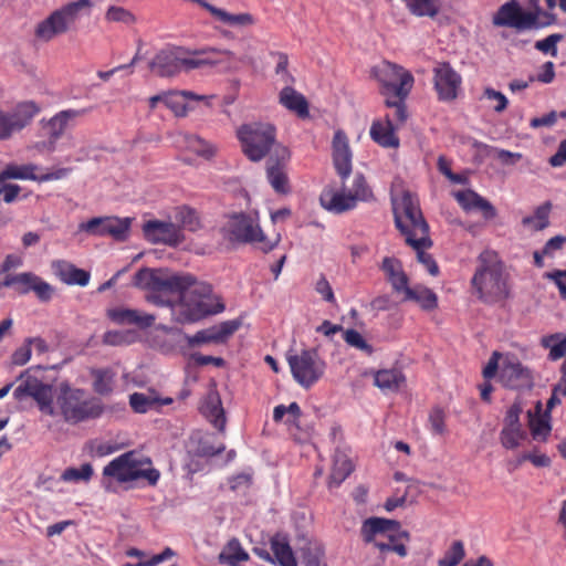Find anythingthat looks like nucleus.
I'll list each match as a JSON object with an SVG mask.
<instances>
[{
    "mask_svg": "<svg viewBox=\"0 0 566 566\" xmlns=\"http://www.w3.org/2000/svg\"><path fill=\"white\" fill-rule=\"evenodd\" d=\"M396 227L406 238V242L417 252L418 261L427 271L436 276L439 268L432 255L424 252L431 247L429 226L426 222L419 207L418 199L410 192H403L392 200Z\"/></svg>",
    "mask_w": 566,
    "mask_h": 566,
    "instance_id": "f257e3e1",
    "label": "nucleus"
},
{
    "mask_svg": "<svg viewBox=\"0 0 566 566\" xmlns=\"http://www.w3.org/2000/svg\"><path fill=\"white\" fill-rule=\"evenodd\" d=\"M186 282L175 290L177 301L172 305V319L179 324H188L221 313L224 305L213 295L209 284L195 282L190 275H182Z\"/></svg>",
    "mask_w": 566,
    "mask_h": 566,
    "instance_id": "f03ea898",
    "label": "nucleus"
},
{
    "mask_svg": "<svg viewBox=\"0 0 566 566\" xmlns=\"http://www.w3.org/2000/svg\"><path fill=\"white\" fill-rule=\"evenodd\" d=\"M478 268L471 280L478 297L488 304L505 301L510 295L502 263L494 251L485 250L478 258Z\"/></svg>",
    "mask_w": 566,
    "mask_h": 566,
    "instance_id": "7ed1b4c3",
    "label": "nucleus"
},
{
    "mask_svg": "<svg viewBox=\"0 0 566 566\" xmlns=\"http://www.w3.org/2000/svg\"><path fill=\"white\" fill-rule=\"evenodd\" d=\"M92 7L91 0H76L65 3L38 23L35 36L43 42H50L56 36L67 33L82 15L91 13Z\"/></svg>",
    "mask_w": 566,
    "mask_h": 566,
    "instance_id": "20e7f679",
    "label": "nucleus"
},
{
    "mask_svg": "<svg viewBox=\"0 0 566 566\" xmlns=\"http://www.w3.org/2000/svg\"><path fill=\"white\" fill-rule=\"evenodd\" d=\"M361 535L365 542L373 543L380 552H395L405 557L407 549L402 541L409 539L408 532L394 520L370 517L363 523Z\"/></svg>",
    "mask_w": 566,
    "mask_h": 566,
    "instance_id": "39448f33",
    "label": "nucleus"
},
{
    "mask_svg": "<svg viewBox=\"0 0 566 566\" xmlns=\"http://www.w3.org/2000/svg\"><path fill=\"white\" fill-rule=\"evenodd\" d=\"M497 374L499 381L506 388H530L533 384L532 371L513 354L494 352L483 369V377L493 378Z\"/></svg>",
    "mask_w": 566,
    "mask_h": 566,
    "instance_id": "423d86ee",
    "label": "nucleus"
},
{
    "mask_svg": "<svg viewBox=\"0 0 566 566\" xmlns=\"http://www.w3.org/2000/svg\"><path fill=\"white\" fill-rule=\"evenodd\" d=\"M151 462L134 451L126 452L111 461L103 470L105 476H111L118 482H130L146 479L150 485L159 480V471L150 468Z\"/></svg>",
    "mask_w": 566,
    "mask_h": 566,
    "instance_id": "0eeeda50",
    "label": "nucleus"
},
{
    "mask_svg": "<svg viewBox=\"0 0 566 566\" xmlns=\"http://www.w3.org/2000/svg\"><path fill=\"white\" fill-rule=\"evenodd\" d=\"M230 242L255 244L263 251L272 250L279 240L271 242L260 228L258 214L238 213L231 216L221 229Z\"/></svg>",
    "mask_w": 566,
    "mask_h": 566,
    "instance_id": "6e6552de",
    "label": "nucleus"
},
{
    "mask_svg": "<svg viewBox=\"0 0 566 566\" xmlns=\"http://www.w3.org/2000/svg\"><path fill=\"white\" fill-rule=\"evenodd\" d=\"M57 405L64 420L70 423H78L87 419H94L102 415L103 406L96 398H87L85 391L65 386L57 397Z\"/></svg>",
    "mask_w": 566,
    "mask_h": 566,
    "instance_id": "1a4fd4ad",
    "label": "nucleus"
},
{
    "mask_svg": "<svg viewBox=\"0 0 566 566\" xmlns=\"http://www.w3.org/2000/svg\"><path fill=\"white\" fill-rule=\"evenodd\" d=\"M244 155L252 161L262 160L275 147L276 129L270 123L253 122L237 132Z\"/></svg>",
    "mask_w": 566,
    "mask_h": 566,
    "instance_id": "9d476101",
    "label": "nucleus"
},
{
    "mask_svg": "<svg viewBox=\"0 0 566 566\" xmlns=\"http://www.w3.org/2000/svg\"><path fill=\"white\" fill-rule=\"evenodd\" d=\"M371 75L381 87V94L405 99L413 85V76L403 67L382 61L371 69Z\"/></svg>",
    "mask_w": 566,
    "mask_h": 566,
    "instance_id": "9b49d317",
    "label": "nucleus"
},
{
    "mask_svg": "<svg viewBox=\"0 0 566 566\" xmlns=\"http://www.w3.org/2000/svg\"><path fill=\"white\" fill-rule=\"evenodd\" d=\"M553 23L551 14L542 11H523L515 2H506L500 7L493 17L496 27H509L516 30L541 29Z\"/></svg>",
    "mask_w": 566,
    "mask_h": 566,
    "instance_id": "f8f14e48",
    "label": "nucleus"
},
{
    "mask_svg": "<svg viewBox=\"0 0 566 566\" xmlns=\"http://www.w3.org/2000/svg\"><path fill=\"white\" fill-rule=\"evenodd\" d=\"M286 359L293 378L304 388L313 386L325 371V363L315 349L289 354Z\"/></svg>",
    "mask_w": 566,
    "mask_h": 566,
    "instance_id": "ddd939ff",
    "label": "nucleus"
},
{
    "mask_svg": "<svg viewBox=\"0 0 566 566\" xmlns=\"http://www.w3.org/2000/svg\"><path fill=\"white\" fill-rule=\"evenodd\" d=\"M39 113L40 106L33 101L18 103L11 112L0 109V140L25 128Z\"/></svg>",
    "mask_w": 566,
    "mask_h": 566,
    "instance_id": "4468645a",
    "label": "nucleus"
},
{
    "mask_svg": "<svg viewBox=\"0 0 566 566\" xmlns=\"http://www.w3.org/2000/svg\"><path fill=\"white\" fill-rule=\"evenodd\" d=\"M186 282L182 275L169 274L163 270L142 269L134 277V284L148 293L159 291L175 293V290Z\"/></svg>",
    "mask_w": 566,
    "mask_h": 566,
    "instance_id": "2eb2a0df",
    "label": "nucleus"
},
{
    "mask_svg": "<svg viewBox=\"0 0 566 566\" xmlns=\"http://www.w3.org/2000/svg\"><path fill=\"white\" fill-rule=\"evenodd\" d=\"M291 159V153L287 147L276 145L266 160V178L271 187L277 193H289L290 181L286 167Z\"/></svg>",
    "mask_w": 566,
    "mask_h": 566,
    "instance_id": "dca6fc26",
    "label": "nucleus"
},
{
    "mask_svg": "<svg viewBox=\"0 0 566 566\" xmlns=\"http://www.w3.org/2000/svg\"><path fill=\"white\" fill-rule=\"evenodd\" d=\"M129 227V218L97 217L92 218L86 222H82L78 226V229L80 231H84L91 235H109L117 241H123L127 238Z\"/></svg>",
    "mask_w": 566,
    "mask_h": 566,
    "instance_id": "f3484780",
    "label": "nucleus"
},
{
    "mask_svg": "<svg viewBox=\"0 0 566 566\" xmlns=\"http://www.w3.org/2000/svg\"><path fill=\"white\" fill-rule=\"evenodd\" d=\"M144 237L154 244L178 247L185 241L179 226L171 221L149 220L143 226Z\"/></svg>",
    "mask_w": 566,
    "mask_h": 566,
    "instance_id": "a211bd4d",
    "label": "nucleus"
},
{
    "mask_svg": "<svg viewBox=\"0 0 566 566\" xmlns=\"http://www.w3.org/2000/svg\"><path fill=\"white\" fill-rule=\"evenodd\" d=\"M433 82L439 99L450 102L458 96L462 80L449 63H439L433 69Z\"/></svg>",
    "mask_w": 566,
    "mask_h": 566,
    "instance_id": "6ab92c4d",
    "label": "nucleus"
},
{
    "mask_svg": "<svg viewBox=\"0 0 566 566\" xmlns=\"http://www.w3.org/2000/svg\"><path fill=\"white\" fill-rule=\"evenodd\" d=\"M332 156L334 167L342 180H346L352 174L353 154L348 138L343 130H337L332 140Z\"/></svg>",
    "mask_w": 566,
    "mask_h": 566,
    "instance_id": "aec40b11",
    "label": "nucleus"
},
{
    "mask_svg": "<svg viewBox=\"0 0 566 566\" xmlns=\"http://www.w3.org/2000/svg\"><path fill=\"white\" fill-rule=\"evenodd\" d=\"M319 201L325 210L333 213H343L356 207L352 191L346 189L345 180H342L339 189L326 187L319 196Z\"/></svg>",
    "mask_w": 566,
    "mask_h": 566,
    "instance_id": "412c9836",
    "label": "nucleus"
},
{
    "mask_svg": "<svg viewBox=\"0 0 566 566\" xmlns=\"http://www.w3.org/2000/svg\"><path fill=\"white\" fill-rule=\"evenodd\" d=\"M84 111L78 109H65L56 113L53 117L45 120L42 119L40 123L42 128L45 130L46 137H50L54 142L61 138L66 128L70 126L71 122H73L78 116L83 115Z\"/></svg>",
    "mask_w": 566,
    "mask_h": 566,
    "instance_id": "4be33fe9",
    "label": "nucleus"
},
{
    "mask_svg": "<svg viewBox=\"0 0 566 566\" xmlns=\"http://www.w3.org/2000/svg\"><path fill=\"white\" fill-rule=\"evenodd\" d=\"M201 413L220 431L224 430L226 417L221 398L216 389H210L205 396L201 406Z\"/></svg>",
    "mask_w": 566,
    "mask_h": 566,
    "instance_id": "5701e85b",
    "label": "nucleus"
},
{
    "mask_svg": "<svg viewBox=\"0 0 566 566\" xmlns=\"http://www.w3.org/2000/svg\"><path fill=\"white\" fill-rule=\"evenodd\" d=\"M107 316L116 324H133L140 328L149 327L155 322L151 314L123 307L108 310Z\"/></svg>",
    "mask_w": 566,
    "mask_h": 566,
    "instance_id": "b1692460",
    "label": "nucleus"
},
{
    "mask_svg": "<svg viewBox=\"0 0 566 566\" xmlns=\"http://www.w3.org/2000/svg\"><path fill=\"white\" fill-rule=\"evenodd\" d=\"M150 67L160 76H172L180 72L178 50H163L150 62Z\"/></svg>",
    "mask_w": 566,
    "mask_h": 566,
    "instance_id": "393cba45",
    "label": "nucleus"
},
{
    "mask_svg": "<svg viewBox=\"0 0 566 566\" xmlns=\"http://www.w3.org/2000/svg\"><path fill=\"white\" fill-rule=\"evenodd\" d=\"M171 402V398H159L153 390H148L146 392H134L129 396V405L132 409L138 413L158 410L160 407L168 406Z\"/></svg>",
    "mask_w": 566,
    "mask_h": 566,
    "instance_id": "a878e982",
    "label": "nucleus"
},
{
    "mask_svg": "<svg viewBox=\"0 0 566 566\" xmlns=\"http://www.w3.org/2000/svg\"><path fill=\"white\" fill-rule=\"evenodd\" d=\"M199 54H208L209 56L197 59V57H181L180 56V71L186 70H195L199 69L203 65H212L217 64L219 62H222L227 59H229L232 54L230 51L227 50H219L216 48H207L201 51H198Z\"/></svg>",
    "mask_w": 566,
    "mask_h": 566,
    "instance_id": "bb28decb",
    "label": "nucleus"
},
{
    "mask_svg": "<svg viewBox=\"0 0 566 566\" xmlns=\"http://www.w3.org/2000/svg\"><path fill=\"white\" fill-rule=\"evenodd\" d=\"M54 273L69 285L86 286L90 282V273L77 269L66 261H55L52 264Z\"/></svg>",
    "mask_w": 566,
    "mask_h": 566,
    "instance_id": "cd10ccee",
    "label": "nucleus"
},
{
    "mask_svg": "<svg viewBox=\"0 0 566 566\" xmlns=\"http://www.w3.org/2000/svg\"><path fill=\"white\" fill-rule=\"evenodd\" d=\"M454 196L465 210L479 209L483 212L485 219H492L496 216L494 207L486 199L472 190L458 191Z\"/></svg>",
    "mask_w": 566,
    "mask_h": 566,
    "instance_id": "c85d7f7f",
    "label": "nucleus"
},
{
    "mask_svg": "<svg viewBox=\"0 0 566 566\" xmlns=\"http://www.w3.org/2000/svg\"><path fill=\"white\" fill-rule=\"evenodd\" d=\"M381 269L394 291L397 293H405L409 285L408 277L403 272L400 262L392 258H385L382 260Z\"/></svg>",
    "mask_w": 566,
    "mask_h": 566,
    "instance_id": "c756f323",
    "label": "nucleus"
},
{
    "mask_svg": "<svg viewBox=\"0 0 566 566\" xmlns=\"http://www.w3.org/2000/svg\"><path fill=\"white\" fill-rule=\"evenodd\" d=\"M353 470L354 467L349 455L346 453V451L337 449L333 459V468L328 481V486H339Z\"/></svg>",
    "mask_w": 566,
    "mask_h": 566,
    "instance_id": "7c9ffc66",
    "label": "nucleus"
},
{
    "mask_svg": "<svg viewBox=\"0 0 566 566\" xmlns=\"http://www.w3.org/2000/svg\"><path fill=\"white\" fill-rule=\"evenodd\" d=\"M405 301H413L424 311H432L438 306V296L437 294L422 285H416L413 287H408L403 293Z\"/></svg>",
    "mask_w": 566,
    "mask_h": 566,
    "instance_id": "2f4dec72",
    "label": "nucleus"
},
{
    "mask_svg": "<svg viewBox=\"0 0 566 566\" xmlns=\"http://www.w3.org/2000/svg\"><path fill=\"white\" fill-rule=\"evenodd\" d=\"M38 170H39V166H36L34 164H25V165L9 164L0 172V184H3L10 179L32 180V181L39 182V175L36 174Z\"/></svg>",
    "mask_w": 566,
    "mask_h": 566,
    "instance_id": "473e14b6",
    "label": "nucleus"
},
{
    "mask_svg": "<svg viewBox=\"0 0 566 566\" xmlns=\"http://www.w3.org/2000/svg\"><path fill=\"white\" fill-rule=\"evenodd\" d=\"M270 544L274 563H277L280 566H297L293 551L285 536L277 534L271 538Z\"/></svg>",
    "mask_w": 566,
    "mask_h": 566,
    "instance_id": "72a5a7b5",
    "label": "nucleus"
},
{
    "mask_svg": "<svg viewBox=\"0 0 566 566\" xmlns=\"http://www.w3.org/2000/svg\"><path fill=\"white\" fill-rule=\"evenodd\" d=\"M406 378L398 369H381L375 374V385L384 392L398 391Z\"/></svg>",
    "mask_w": 566,
    "mask_h": 566,
    "instance_id": "f704fd0d",
    "label": "nucleus"
},
{
    "mask_svg": "<svg viewBox=\"0 0 566 566\" xmlns=\"http://www.w3.org/2000/svg\"><path fill=\"white\" fill-rule=\"evenodd\" d=\"M280 103L285 108L296 113L300 117H306L308 115L306 98L291 86H286L281 91Z\"/></svg>",
    "mask_w": 566,
    "mask_h": 566,
    "instance_id": "c9c22d12",
    "label": "nucleus"
},
{
    "mask_svg": "<svg viewBox=\"0 0 566 566\" xmlns=\"http://www.w3.org/2000/svg\"><path fill=\"white\" fill-rule=\"evenodd\" d=\"M218 559L221 564L229 566H241L249 559V554L244 551L237 538L230 539L220 552Z\"/></svg>",
    "mask_w": 566,
    "mask_h": 566,
    "instance_id": "e433bc0d",
    "label": "nucleus"
},
{
    "mask_svg": "<svg viewBox=\"0 0 566 566\" xmlns=\"http://www.w3.org/2000/svg\"><path fill=\"white\" fill-rule=\"evenodd\" d=\"M93 389L101 396H108L115 387L116 371L112 368H98L91 371Z\"/></svg>",
    "mask_w": 566,
    "mask_h": 566,
    "instance_id": "4c0bfd02",
    "label": "nucleus"
},
{
    "mask_svg": "<svg viewBox=\"0 0 566 566\" xmlns=\"http://www.w3.org/2000/svg\"><path fill=\"white\" fill-rule=\"evenodd\" d=\"M20 384L13 391V397L17 400H23L27 397H34V395L45 385L36 377L30 374V370H25L19 377Z\"/></svg>",
    "mask_w": 566,
    "mask_h": 566,
    "instance_id": "58836bf2",
    "label": "nucleus"
},
{
    "mask_svg": "<svg viewBox=\"0 0 566 566\" xmlns=\"http://www.w3.org/2000/svg\"><path fill=\"white\" fill-rule=\"evenodd\" d=\"M371 138L382 147H397L399 145V140L395 135L392 124L387 122L382 123H374L370 128Z\"/></svg>",
    "mask_w": 566,
    "mask_h": 566,
    "instance_id": "ea45409f",
    "label": "nucleus"
},
{
    "mask_svg": "<svg viewBox=\"0 0 566 566\" xmlns=\"http://www.w3.org/2000/svg\"><path fill=\"white\" fill-rule=\"evenodd\" d=\"M35 274L31 272H23L18 274H6L2 279L4 287H12L20 294L31 292L32 283H34Z\"/></svg>",
    "mask_w": 566,
    "mask_h": 566,
    "instance_id": "a19ab883",
    "label": "nucleus"
},
{
    "mask_svg": "<svg viewBox=\"0 0 566 566\" xmlns=\"http://www.w3.org/2000/svg\"><path fill=\"white\" fill-rule=\"evenodd\" d=\"M552 209L551 202H545L541 206H538L534 213L532 216H527L523 218L522 223L524 227L533 230V231H539L545 229L549 221V212Z\"/></svg>",
    "mask_w": 566,
    "mask_h": 566,
    "instance_id": "79ce46f5",
    "label": "nucleus"
},
{
    "mask_svg": "<svg viewBox=\"0 0 566 566\" xmlns=\"http://www.w3.org/2000/svg\"><path fill=\"white\" fill-rule=\"evenodd\" d=\"M541 345L549 350L551 360H558L566 355V336L559 333L542 337Z\"/></svg>",
    "mask_w": 566,
    "mask_h": 566,
    "instance_id": "37998d69",
    "label": "nucleus"
},
{
    "mask_svg": "<svg viewBox=\"0 0 566 566\" xmlns=\"http://www.w3.org/2000/svg\"><path fill=\"white\" fill-rule=\"evenodd\" d=\"M174 555H175L174 551L171 548L167 547L164 549L163 553L154 555L149 558H145L144 552L136 549V548H132V549L127 551V556L138 557L139 560L137 563H126L123 566H157L160 563H163L164 560L172 557Z\"/></svg>",
    "mask_w": 566,
    "mask_h": 566,
    "instance_id": "c03bdc74",
    "label": "nucleus"
},
{
    "mask_svg": "<svg viewBox=\"0 0 566 566\" xmlns=\"http://www.w3.org/2000/svg\"><path fill=\"white\" fill-rule=\"evenodd\" d=\"M186 147L206 159L212 158L217 153L214 145L195 135L186 137Z\"/></svg>",
    "mask_w": 566,
    "mask_h": 566,
    "instance_id": "a18cd8bd",
    "label": "nucleus"
},
{
    "mask_svg": "<svg viewBox=\"0 0 566 566\" xmlns=\"http://www.w3.org/2000/svg\"><path fill=\"white\" fill-rule=\"evenodd\" d=\"M175 220L176 221L174 223L179 226L181 231L182 229L196 231L200 227V221L196 211L187 207H182L177 210Z\"/></svg>",
    "mask_w": 566,
    "mask_h": 566,
    "instance_id": "49530a36",
    "label": "nucleus"
},
{
    "mask_svg": "<svg viewBox=\"0 0 566 566\" xmlns=\"http://www.w3.org/2000/svg\"><path fill=\"white\" fill-rule=\"evenodd\" d=\"M164 105L178 117L186 116L189 109L181 92H165Z\"/></svg>",
    "mask_w": 566,
    "mask_h": 566,
    "instance_id": "de8ad7c7",
    "label": "nucleus"
},
{
    "mask_svg": "<svg viewBox=\"0 0 566 566\" xmlns=\"http://www.w3.org/2000/svg\"><path fill=\"white\" fill-rule=\"evenodd\" d=\"M213 17L230 27H247L254 22L250 13L232 14L220 8L217 9Z\"/></svg>",
    "mask_w": 566,
    "mask_h": 566,
    "instance_id": "09e8293b",
    "label": "nucleus"
},
{
    "mask_svg": "<svg viewBox=\"0 0 566 566\" xmlns=\"http://www.w3.org/2000/svg\"><path fill=\"white\" fill-rule=\"evenodd\" d=\"M39 409L46 415L54 416L55 409L53 407V387L45 384L35 395L32 397Z\"/></svg>",
    "mask_w": 566,
    "mask_h": 566,
    "instance_id": "8fccbe9b",
    "label": "nucleus"
},
{
    "mask_svg": "<svg viewBox=\"0 0 566 566\" xmlns=\"http://www.w3.org/2000/svg\"><path fill=\"white\" fill-rule=\"evenodd\" d=\"M105 20L108 22H117L132 25L136 22V17L133 12L124 7L111 6L105 12Z\"/></svg>",
    "mask_w": 566,
    "mask_h": 566,
    "instance_id": "3c124183",
    "label": "nucleus"
},
{
    "mask_svg": "<svg viewBox=\"0 0 566 566\" xmlns=\"http://www.w3.org/2000/svg\"><path fill=\"white\" fill-rule=\"evenodd\" d=\"M525 438L526 432L522 428H503L500 433V441L505 449H516Z\"/></svg>",
    "mask_w": 566,
    "mask_h": 566,
    "instance_id": "603ef678",
    "label": "nucleus"
},
{
    "mask_svg": "<svg viewBox=\"0 0 566 566\" xmlns=\"http://www.w3.org/2000/svg\"><path fill=\"white\" fill-rule=\"evenodd\" d=\"M135 339L136 335L130 331H108L103 336V343L109 346H126Z\"/></svg>",
    "mask_w": 566,
    "mask_h": 566,
    "instance_id": "864d4df0",
    "label": "nucleus"
},
{
    "mask_svg": "<svg viewBox=\"0 0 566 566\" xmlns=\"http://www.w3.org/2000/svg\"><path fill=\"white\" fill-rule=\"evenodd\" d=\"M348 191H352L355 205L357 201H367L373 197V192L361 174L355 175L353 187Z\"/></svg>",
    "mask_w": 566,
    "mask_h": 566,
    "instance_id": "5fc2aeb1",
    "label": "nucleus"
},
{
    "mask_svg": "<svg viewBox=\"0 0 566 566\" xmlns=\"http://www.w3.org/2000/svg\"><path fill=\"white\" fill-rule=\"evenodd\" d=\"M464 554L462 542L455 541L439 560V566H457L463 559Z\"/></svg>",
    "mask_w": 566,
    "mask_h": 566,
    "instance_id": "6e6d98bb",
    "label": "nucleus"
},
{
    "mask_svg": "<svg viewBox=\"0 0 566 566\" xmlns=\"http://www.w3.org/2000/svg\"><path fill=\"white\" fill-rule=\"evenodd\" d=\"M93 474V468L90 463H84L81 468H69L62 474L65 482L88 481Z\"/></svg>",
    "mask_w": 566,
    "mask_h": 566,
    "instance_id": "4d7b16f0",
    "label": "nucleus"
},
{
    "mask_svg": "<svg viewBox=\"0 0 566 566\" xmlns=\"http://www.w3.org/2000/svg\"><path fill=\"white\" fill-rule=\"evenodd\" d=\"M428 421L432 434L442 436L447 432L446 413L441 408L434 407L429 413Z\"/></svg>",
    "mask_w": 566,
    "mask_h": 566,
    "instance_id": "13d9d810",
    "label": "nucleus"
},
{
    "mask_svg": "<svg viewBox=\"0 0 566 566\" xmlns=\"http://www.w3.org/2000/svg\"><path fill=\"white\" fill-rule=\"evenodd\" d=\"M532 436L535 440L545 441L552 430L546 417L533 418L530 421Z\"/></svg>",
    "mask_w": 566,
    "mask_h": 566,
    "instance_id": "bf43d9fd",
    "label": "nucleus"
},
{
    "mask_svg": "<svg viewBox=\"0 0 566 566\" xmlns=\"http://www.w3.org/2000/svg\"><path fill=\"white\" fill-rule=\"evenodd\" d=\"M146 300L156 306H167L172 314V305L177 301V293H165L155 291L146 295Z\"/></svg>",
    "mask_w": 566,
    "mask_h": 566,
    "instance_id": "052dcab7",
    "label": "nucleus"
},
{
    "mask_svg": "<svg viewBox=\"0 0 566 566\" xmlns=\"http://www.w3.org/2000/svg\"><path fill=\"white\" fill-rule=\"evenodd\" d=\"M213 327L197 332L192 336H186L187 343L190 347L200 346L203 344H218Z\"/></svg>",
    "mask_w": 566,
    "mask_h": 566,
    "instance_id": "680f3d73",
    "label": "nucleus"
},
{
    "mask_svg": "<svg viewBox=\"0 0 566 566\" xmlns=\"http://www.w3.org/2000/svg\"><path fill=\"white\" fill-rule=\"evenodd\" d=\"M563 39L562 34L554 33L546 36L543 40L536 41L535 49L538 51L551 54L552 56L557 55V43Z\"/></svg>",
    "mask_w": 566,
    "mask_h": 566,
    "instance_id": "e2e57ef3",
    "label": "nucleus"
},
{
    "mask_svg": "<svg viewBox=\"0 0 566 566\" xmlns=\"http://www.w3.org/2000/svg\"><path fill=\"white\" fill-rule=\"evenodd\" d=\"M239 327L240 322L238 321H227L218 326H213L216 337H218V344L226 342L234 332L239 329Z\"/></svg>",
    "mask_w": 566,
    "mask_h": 566,
    "instance_id": "0e129e2a",
    "label": "nucleus"
},
{
    "mask_svg": "<svg viewBox=\"0 0 566 566\" xmlns=\"http://www.w3.org/2000/svg\"><path fill=\"white\" fill-rule=\"evenodd\" d=\"M344 339L348 345H350L355 348L365 350L367 353L371 352L370 346L366 343V340L364 339L361 334L359 332H357L356 329H347L344 333Z\"/></svg>",
    "mask_w": 566,
    "mask_h": 566,
    "instance_id": "69168bd1",
    "label": "nucleus"
},
{
    "mask_svg": "<svg viewBox=\"0 0 566 566\" xmlns=\"http://www.w3.org/2000/svg\"><path fill=\"white\" fill-rule=\"evenodd\" d=\"M31 291L36 294L41 301H49L53 294V287L44 282L41 277L35 275L34 283H32Z\"/></svg>",
    "mask_w": 566,
    "mask_h": 566,
    "instance_id": "338daca9",
    "label": "nucleus"
},
{
    "mask_svg": "<svg viewBox=\"0 0 566 566\" xmlns=\"http://www.w3.org/2000/svg\"><path fill=\"white\" fill-rule=\"evenodd\" d=\"M545 277L555 283L559 290L562 298L566 300V270H556L545 273Z\"/></svg>",
    "mask_w": 566,
    "mask_h": 566,
    "instance_id": "774afa93",
    "label": "nucleus"
}]
</instances>
